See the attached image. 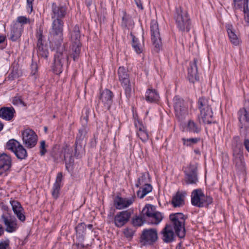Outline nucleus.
I'll list each match as a JSON object with an SVG mask.
<instances>
[{
    "instance_id": "f257e3e1",
    "label": "nucleus",
    "mask_w": 249,
    "mask_h": 249,
    "mask_svg": "<svg viewBox=\"0 0 249 249\" xmlns=\"http://www.w3.org/2000/svg\"><path fill=\"white\" fill-rule=\"evenodd\" d=\"M52 21L48 40L53 50H56L54 54L53 70L55 74H58L62 72L64 65L68 63L69 56L64 45L62 46L63 40L64 20L52 19Z\"/></svg>"
},
{
    "instance_id": "f03ea898",
    "label": "nucleus",
    "mask_w": 249,
    "mask_h": 249,
    "mask_svg": "<svg viewBox=\"0 0 249 249\" xmlns=\"http://www.w3.org/2000/svg\"><path fill=\"white\" fill-rule=\"evenodd\" d=\"M117 74L120 84L124 90L125 97L129 100L133 92L134 80L131 77L128 69L124 66L118 68Z\"/></svg>"
},
{
    "instance_id": "7ed1b4c3",
    "label": "nucleus",
    "mask_w": 249,
    "mask_h": 249,
    "mask_svg": "<svg viewBox=\"0 0 249 249\" xmlns=\"http://www.w3.org/2000/svg\"><path fill=\"white\" fill-rule=\"evenodd\" d=\"M174 18L178 29L182 32H188L191 28V22L187 11L179 6L175 9Z\"/></svg>"
},
{
    "instance_id": "20e7f679",
    "label": "nucleus",
    "mask_w": 249,
    "mask_h": 249,
    "mask_svg": "<svg viewBox=\"0 0 249 249\" xmlns=\"http://www.w3.org/2000/svg\"><path fill=\"white\" fill-rule=\"evenodd\" d=\"M172 228H174L175 233L180 238L185 237L186 230L185 222L187 217L182 213H175L171 214L169 216Z\"/></svg>"
},
{
    "instance_id": "39448f33",
    "label": "nucleus",
    "mask_w": 249,
    "mask_h": 249,
    "mask_svg": "<svg viewBox=\"0 0 249 249\" xmlns=\"http://www.w3.org/2000/svg\"><path fill=\"white\" fill-rule=\"evenodd\" d=\"M197 107L200 110V122L201 119L204 124H211L213 113L208 99L203 97L200 98L197 102Z\"/></svg>"
},
{
    "instance_id": "423d86ee",
    "label": "nucleus",
    "mask_w": 249,
    "mask_h": 249,
    "mask_svg": "<svg viewBox=\"0 0 249 249\" xmlns=\"http://www.w3.org/2000/svg\"><path fill=\"white\" fill-rule=\"evenodd\" d=\"M213 199L210 196H205L201 189H196L191 194V203L197 207H203L212 203Z\"/></svg>"
},
{
    "instance_id": "0eeeda50",
    "label": "nucleus",
    "mask_w": 249,
    "mask_h": 249,
    "mask_svg": "<svg viewBox=\"0 0 249 249\" xmlns=\"http://www.w3.org/2000/svg\"><path fill=\"white\" fill-rule=\"evenodd\" d=\"M80 36L79 27L78 25H75L71 32V38L73 43L71 47L72 53L71 55L74 61H76L78 59L80 53L81 46V43L80 42Z\"/></svg>"
},
{
    "instance_id": "6e6552de",
    "label": "nucleus",
    "mask_w": 249,
    "mask_h": 249,
    "mask_svg": "<svg viewBox=\"0 0 249 249\" xmlns=\"http://www.w3.org/2000/svg\"><path fill=\"white\" fill-rule=\"evenodd\" d=\"M232 148L233 151V160L236 166L242 167L244 166L243 149L238 136H235L232 140Z\"/></svg>"
},
{
    "instance_id": "1a4fd4ad",
    "label": "nucleus",
    "mask_w": 249,
    "mask_h": 249,
    "mask_svg": "<svg viewBox=\"0 0 249 249\" xmlns=\"http://www.w3.org/2000/svg\"><path fill=\"white\" fill-rule=\"evenodd\" d=\"M151 39L154 46L155 51L158 52L161 46V40L160 36L159 25L155 20H152L150 24Z\"/></svg>"
},
{
    "instance_id": "9d476101",
    "label": "nucleus",
    "mask_w": 249,
    "mask_h": 249,
    "mask_svg": "<svg viewBox=\"0 0 249 249\" xmlns=\"http://www.w3.org/2000/svg\"><path fill=\"white\" fill-rule=\"evenodd\" d=\"M238 114L241 130L247 131V127L249 126V100L246 101L244 107L239 110Z\"/></svg>"
},
{
    "instance_id": "9b49d317",
    "label": "nucleus",
    "mask_w": 249,
    "mask_h": 249,
    "mask_svg": "<svg viewBox=\"0 0 249 249\" xmlns=\"http://www.w3.org/2000/svg\"><path fill=\"white\" fill-rule=\"evenodd\" d=\"M68 8L60 3L53 2L52 4L50 15L51 19L63 20L67 13Z\"/></svg>"
},
{
    "instance_id": "f8f14e48",
    "label": "nucleus",
    "mask_w": 249,
    "mask_h": 249,
    "mask_svg": "<svg viewBox=\"0 0 249 249\" xmlns=\"http://www.w3.org/2000/svg\"><path fill=\"white\" fill-rule=\"evenodd\" d=\"M184 172L187 183L196 184L198 182L197 164L191 163L185 168Z\"/></svg>"
},
{
    "instance_id": "ddd939ff",
    "label": "nucleus",
    "mask_w": 249,
    "mask_h": 249,
    "mask_svg": "<svg viewBox=\"0 0 249 249\" xmlns=\"http://www.w3.org/2000/svg\"><path fill=\"white\" fill-rule=\"evenodd\" d=\"M22 139L25 146L28 148H31L36 145L37 136L32 129H26L22 132Z\"/></svg>"
},
{
    "instance_id": "4468645a",
    "label": "nucleus",
    "mask_w": 249,
    "mask_h": 249,
    "mask_svg": "<svg viewBox=\"0 0 249 249\" xmlns=\"http://www.w3.org/2000/svg\"><path fill=\"white\" fill-rule=\"evenodd\" d=\"M174 106L176 115L179 119H182L187 114L188 106L187 103L178 96L173 99Z\"/></svg>"
},
{
    "instance_id": "2eb2a0df",
    "label": "nucleus",
    "mask_w": 249,
    "mask_h": 249,
    "mask_svg": "<svg viewBox=\"0 0 249 249\" xmlns=\"http://www.w3.org/2000/svg\"><path fill=\"white\" fill-rule=\"evenodd\" d=\"M1 218L7 232L11 233L17 230L18 228L17 220L14 216L8 213H3Z\"/></svg>"
},
{
    "instance_id": "dca6fc26",
    "label": "nucleus",
    "mask_w": 249,
    "mask_h": 249,
    "mask_svg": "<svg viewBox=\"0 0 249 249\" xmlns=\"http://www.w3.org/2000/svg\"><path fill=\"white\" fill-rule=\"evenodd\" d=\"M141 243L143 245H150L155 242L158 239L157 231L155 229H145L141 237Z\"/></svg>"
},
{
    "instance_id": "f3484780",
    "label": "nucleus",
    "mask_w": 249,
    "mask_h": 249,
    "mask_svg": "<svg viewBox=\"0 0 249 249\" xmlns=\"http://www.w3.org/2000/svg\"><path fill=\"white\" fill-rule=\"evenodd\" d=\"M135 196H132L129 197H122L116 196L113 200L114 206L116 209L122 210L128 208L134 202Z\"/></svg>"
},
{
    "instance_id": "a211bd4d",
    "label": "nucleus",
    "mask_w": 249,
    "mask_h": 249,
    "mask_svg": "<svg viewBox=\"0 0 249 249\" xmlns=\"http://www.w3.org/2000/svg\"><path fill=\"white\" fill-rule=\"evenodd\" d=\"M132 213L130 211H124L118 213L114 217V224L117 227H121L129 220Z\"/></svg>"
},
{
    "instance_id": "6ab92c4d",
    "label": "nucleus",
    "mask_w": 249,
    "mask_h": 249,
    "mask_svg": "<svg viewBox=\"0 0 249 249\" xmlns=\"http://www.w3.org/2000/svg\"><path fill=\"white\" fill-rule=\"evenodd\" d=\"M113 93L109 89H105L101 92L99 99L104 104L105 109L109 110L112 104Z\"/></svg>"
},
{
    "instance_id": "aec40b11",
    "label": "nucleus",
    "mask_w": 249,
    "mask_h": 249,
    "mask_svg": "<svg viewBox=\"0 0 249 249\" xmlns=\"http://www.w3.org/2000/svg\"><path fill=\"white\" fill-rule=\"evenodd\" d=\"M197 60L194 59L193 62L190 63L188 70V77L190 82L192 83L199 79L197 75Z\"/></svg>"
},
{
    "instance_id": "412c9836",
    "label": "nucleus",
    "mask_w": 249,
    "mask_h": 249,
    "mask_svg": "<svg viewBox=\"0 0 249 249\" xmlns=\"http://www.w3.org/2000/svg\"><path fill=\"white\" fill-rule=\"evenodd\" d=\"M135 126L137 129V135L143 142H146L149 138V135L146 127L143 125L142 122L139 120L135 121Z\"/></svg>"
},
{
    "instance_id": "4be33fe9",
    "label": "nucleus",
    "mask_w": 249,
    "mask_h": 249,
    "mask_svg": "<svg viewBox=\"0 0 249 249\" xmlns=\"http://www.w3.org/2000/svg\"><path fill=\"white\" fill-rule=\"evenodd\" d=\"M162 239L166 243L173 242L176 237L172 226L167 224L161 231Z\"/></svg>"
},
{
    "instance_id": "5701e85b",
    "label": "nucleus",
    "mask_w": 249,
    "mask_h": 249,
    "mask_svg": "<svg viewBox=\"0 0 249 249\" xmlns=\"http://www.w3.org/2000/svg\"><path fill=\"white\" fill-rule=\"evenodd\" d=\"M12 210L18 219L21 221H24L25 216L24 214V210L20 203L16 200L10 201Z\"/></svg>"
},
{
    "instance_id": "b1692460",
    "label": "nucleus",
    "mask_w": 249,
    "mask_h": 249,
    "mask_svg": "<svg viewBox=\"0 0 249 249\" xmlns=\"http://www.w3.org/2000/svg\"><path fill=\"white\" fill-rule=\"evenodd\" d=\"M11 165L10 157L5 154L0 155V174L9 170Z\"/></svg>"
},
{
    "instance_id": "393cba45",
    "label": "nucleus",
    "mask_w": 249,
    "mask_h": 249,
    "mask_svg": "<svg viewBox=\"0 0 249 249\" xmlns=\"http://www.w3.org/2000/svg\"><path fill=\"white\" fill-rule=\"evenodd\" d=\"M186 195V192L185 191L178 192L172 198V203L173 206L178 207L183 206L184 204V198Z\"/></svg>"
},
{
    "instance_id": "a878e982",
    "label": "nucleus",
    "mask_w": 249,
    "mask_h": 249,
    "mask_svg": "<svg viewBox=\"0 0 249 249\" xmlns=\"http://www.w3.org/2000/svg\"><path fill=\"white\" fill-rule=\"evenodd\" d=\"M23 27L19 23L13 24L11 31L10 38L13 41H17L21 36Z\"/></svg>"
},
{
    "instance_id": "bb28decb",
    "label": "nucleus",
    "mask_w": 249,
    "mask_h": 249,
    "mask_svg": "<svg viewBox=\"0 0 249 249\" xmlns=\"http://www.w3.org/2000/svg\"><path fill=\"white\" fill-rule=\"evenodd\" d=\"M15 113V110L13 107H3L0 109V118L10 121L14 117Z\"/></svg>"
},
{
    "instance_id": "cd10ccee",
    "label": "nucleus",
    "mask_w": 249,
    "mask_h": 249,
    "mask_svg": "<svg viewBox=\"0 0 249 249\" xmlns=\"http://www.w3.org/2000/svg\"><path fill=\"white\" fill-rule=\"evenodd\" d=\"M64 159L65 161L66 168L68 169L72 166L74 162L72 148H66L64 149Z\"/></svg>"
},
{
    "instance_id": "c85d7f7f",
    "label": "nucleus",
    "mask_w": 249,
    "mask_h": 249,
    "mask_svg": "<svg viewBox=\"0 0 249 249\" xmlns=\"http://www.w3.org/2000/svg\"><path fill=\"white\" fill-rule=\"evenodd\" d=\"M62 178V173L61 172L58 173L56 178L55 182L53 187L52 195L55 198H57L58 196L59 190L61 186Z\"/></svg>"
},
{
    "instance_id": "c756f323",
    "label": "nucleus",
    "mask_w": 249,
    "mask_h": 249,
    "mask_svg": "<svg viewBox=\"0 0 249 249\" xmlns=\"http://www.w3.org/2000/svg\"><path fill=\"white\" fill-rule=\"evenodd\" d=\"M229 39L233 45L237 46L239 44L240 40L234 32L232 25L228 24L226 26Z\"/></svg>"
},
{
    "instance_id": "7c9ffc66",
    "label": "nucleus",
    "mask_w": 249,
    "mask_h": 249,
    "mask_svg": "<svg viewBox=\"0 0 249 249\" xmlns=\"http://www.w3.org/2000/svg\"><path fill=\"white\" fill-rule=\"evenodd\" d=\"M87 133V128L85 126H83L81 128L79 129L78 133L77 135L76 139L75 142V151L76 153L77 152L78 145L79 144L80 146H81V142L83 140Z\"/></svg>"
},
{
    "instance_id": "2f4dec72",
    "label": "nucleus",
    "mask_w": 249,
    "mask_h": 249,
    "mask_svg": "<svg viewBox=\"0 0 249 249\" xmlns=\"http://www.w3.org/2000/svg\"><path fill=\"white\" fill-rule=\"evenodd\" d=\"M159 98V94L153 89H148L145 93V99L148 102H156Z\"/></svg>"
},
{
    "instance_id": "473e14b6",
    "label": "nucleus",
    "mask_w": 249,
    "mask_h": 249,
    "mask_svg": "<svg viewBox=\"0 0 249 249\" xmlns=\"http://www.w3.org/2000/svg\"><path fill=\"white\" fill-rule=\"evenodd\" d=\"M162 219V214L159 212L155 211V212L147 219L146 220L151 224L157 225L161 221Z\"/></svg>"
},
{
    "instance_id": "72a5a7b5",
    "label": "nucleus",
    "mask_w": 249,
    "mask_h": 249,
    "mask_svg": "<svg viewBox=\"0 0 249 249\" xmlns=\"http://www.w3.org/2000/svg\"><path fill=\"white\" fill-rule=\"evenodd\" d=\"M123 16L122 17L121 26L123 28H128L134 24L132 17L127 14L125 11H123Z\"/></svg>"
},
{
    "instance_id": "f704fd0d",
    "label": "nucleus",
    "mask_w": 249,
    "mask_h": 249,
    "mask_svg": "<svg viewBox=\"0 0 249 249\" xmlns=\"http://www.w3.org/2000/svg\"><path fill=\"white\" fill-rule=\"evenodd\" d=\"M152 190V186L151 184H145V185H142V187L140 188L137 193V196L140 198H142L147 194L151 192Z\"/></svg>"
},
{
    "instance_id": "c9c22d12",
    "label": "nucleus",
    "mask_w": 249,
    "mask_h": 249,
    "mask_svg": "<svg viewBox=\"0 0 249 249\" xmlns=\"http://www.w3.org/2000/svg\"><path fill=\"white\" fill-rule=\"evenodd\" d=\"M21 75V70L19 69L18 65L16 64L12 66L8 78L9 80H13L16 78H18Z\"/></svg>"
},
{
    "instance_id": "e433bc0d",
    "label": "nucleus",
    "mask_w": 249,
    "mask_h": 249,
    "mask_svg": "<svg viewBox=\"0 0 249 249\" xmlns=\"http://www.w3.org/2000/svg\"><path fill=\"white\" fill-rule=\"evenodd\" d=\"M240 135L244 138L243 144L246 150L249 152V126L247 128V131L245 129L240 130Z\"/></svg>"
},
{
    "instance_id": "4c0bfd02",
    "label": "nucleus",
    "mask_w": 249,
    "mask_h": 249,
    "mask_svg": "<svg viewBox=\"0 0 249 249\" xmlns=\"http://www.w3.org/2000/svg\"><path fill=\"white\" fill-rule=\"evenodd\" d=\"M155 211V208L150 204L146 205L142 211L143 218L147 220Z\"/></svg>"
},
{
    "instance_id": "58836bf2",
    "label": "nucleus",
    "mask_w": 249,
    "mask_h": 249,
    "mask_svg": "<svg viewBox=\"0 0 249 249\" xmlns=\"http://www.w3.org/2000/svg\"><path fill=\"white\" fill-rule=\"evenodd\" d=\"M14 153L18 159H25L27 157V151L21 144Z\"/></svg>"
},
{
    "instance_id": "ea45409f",
    "label": "nucleus",
    "mask_w": 249,
    "mask_h": 249,
    "mask_svg": "<svg viewBox=\"0 0 249 249\" xmlns=\"http://www.w3.org/2000/svg\"><path fill=\"white\" fill-rule=\"evenodd\" d=\"M187 130L190 132L198 133L200 131L201 128L193 121L190 120L187 124Z\"/></svg>"
},
{
    "instance_id": "a19ab883",
    "label": "nucleus",
    "mask_w": 249,
    "mask_h": 249,
    "mask_svg": "<svg viewBox=\"0 0 249 249\" xmlns=\"http://www.w3.org/2000/svg\"><path fill=\"white\" fill-rule=\"evenodd\" d=\"M20 144V143L18 141L15 139H11L7 142L6 147L8 150L14 153Z\"/></svg>"
},
{
    "instance_id": "79ce46f5",
    "label": "nucleus",
    "mask_w": 249,
    "mask_h": 249,
    "mask_svg": "<svg viewBox=\"0 0 249 249\" xmlns=\"http://www.w3.org/2000/svg\"><path fill=\"white\" fill-rule=\"evenodd\" d=\"M87 225L85 223H81L75 227V231L76 232L77 236L82 241L84 240V236L83 233L86 230Z\"/></svg>"
},
{
    "instance_id": "37998d69",
    "label": "nucleus",
    "mask_w": 249,
    "mask_h": 249,
    "mask_svg": "<svg viewBox=\"0 0 249 249\" xmlns=\"http://www.w3.org/2000/svg\"><path fill=\"white\" fill-rule=\"evenodd\" d=\"M131 36L132 39V46L133 48L137 53H141L142 52V46L139 43L138 39L132 34H131Z\"/></svg>"
},
{
    "instance_id": "c03bdc74",
    "label": "nucleus",
    "mask_w": 249,
    "mask_h": 249,
    "mask_svg": "<svg viewBox=\"0 0 249 249\" xmlns=\"http://www.w3.org/2000/svg\"><path fill=\"white\" fill-rule=\"evenodd\" d=\"M200 141V138H182V141L184 145L186 146H192L197 143Z\"/></svg>"
},
{
    "instance_id": "a18cd8bd",
    "label": "nucleus",
    "mask_w": 249,
    "mask_h": 249,
    "mask_svg": "<svg viewBox=\"0 0 249 249\" xmlns=\"http://www.w3.org/2000/svg\"><path fill=\"white\" fill-rule=\"evenodd\" d=\"M12 102L15 106L22 105L23 107L26 106V104L23 101L22 96L19 94H17V95L13 98Z\"/></svg>"
},
{
    "instance_id": "49530a36",
    "label": "nucleus",
    "mask_w": 249,
    "mask_h": 249,
    "mask_svg": "<svg viewBox=\"0 0 249 249\" xmlns=\"http://www.w3.org/2000/svg\"><path fill=\"white\" fill-rule=\"evenodd\" d=\"M249 0H243L242 7L243 8V12L245 14V20L249 23Z\"/></svg>"
},
{
    "instance_id": "de8ad7c7",
    "label": "nucleus",
    "mask_w": 249,
    "mask_h": 249,
    "mask_svg": "<svg viewBox=\"0 0 249 249\" xmlns=\"http://www.w3.org/2000/svg\"><path fill=\"white\" fill-rule=\"evenodd\" d=\"M37 53L39 56L47 58L48 55V51L46 46L37 47Z\"/></svg>"
},
{
    "instance_id": "09e8293b",
    "label": "nucleus",
    "mask_w": 249,
    "mask_h": 249,
    "mask_svg": "<svg viewBox=\"0 0 249 249\" xmlns=\"http://www.w3.org/2000/svg\"><path fill=\"white\" fill-rule=\"evenodd\" d=\"M145 184H149V183H148L147 180V175L144 173H142V176L139 178L136 186L137 187H139L141 185H145Z\"/></svg>"
},
{
    "instance_id": "8fccbe9b",
    "label": "nucleus",
    "mask_w": 249,
    "mask_h": 249,
    "mask_svg": "<svg viewBox=\"0 0 249 249\" xmlns=\"http://www.w3.org/2000/svg\"><path fill=\"white\" fill-rule=\"evenodd\" d=\"M36 38L37 39V47L40 46H43L44 45V36L42 35V31L39 30L36 32Z\"/></svg>"
},
{
    "instance_id": "3c124183",
    "label": "nucleus",
    "mask_w": 249,
    "mask_h": 249,
    "mask_svg": "<svg viewBox=\"0 0 249 249\" xmlns=\"http://www.w3.org/2000/svg\"><path fill=\"white\" fill-rule=\"evenodd\" d=\"M146 220L143 218V216L141 214V216H136L133 218L132 223L135 226H141L143 223L144 221Z\"/></svg>"
},
{
    "instance_id": "603ef678",
    "label": "nucleus",
    "mask_w": 249,
    "mask_h": 249,
    "mask_svg": "<svg viewBox=\"0 0 249 249\" xmlns=\"http://www.w3.org/2000/svg\"><path fill=\"white\" fill-rule=\"evenodd\" d=\"M31 22L32 21L29 18L25 16H19L17 18L16 23H19L23 26V25L30 24Z\"/></svg>"
},
{
    "instance_id": "864d4df0",
    "label": "nucleus",
    "mask_w": 249,
    "mask_h": 249,
    "mask_svg": "<svg viewBox=\"0 0 249 249\" xmlns=\"http://www.w3.org/2000/svg\"><path fill=\"white\" fill-rule=\"evenodd\" d=\"M10 241L9 239L2 240L0 241V249H7L9 246Z\"/></svg>"
},
{
    "instance_id": "5fc2aeb1",
    "label": "nucleus",
    "mask_w": 249,
    "mask_h": 249,
    "mask_svg": "<svg viewBox=\"0 0 249 249\" xmlns=\"http://www.w3.org/2000/svg\"><path fill=\"white\" fill-rule=\"evenodd\" d=\"M39 148H40V155L41 156H44L47 152V150L46 149L45 141H42L40 142V145Z\"/></svg>"
},
{
    "instance_id": "6e6d98bb",
    "label": "nucleus",
    "mask_w": 249,
    "mask_h": 249,
    "mask_svg": "<svg viewBox=\"0 0 249 249\" xmlns=\"http://www.w3.org/2000/svg\"><path fill=\"white\" fill-rule=\"evenodd\" d=\"M241 0H233L232 7L235 12L236 10L242 9V4L237 3Z\"/></svg>"
},
{
    "instance_id": "4d7b16f0",
    "label": "nucleus",
    "mask_w": 249,
    "mask_h": 249,
    "mask_svg": "<svg viewBox=\"0 0 249 249\" xmlns=\"http://www.w3.org/2000/svg\"><path fill=\"white\" fill-rule=\"evenodd\" d=\"M34 0H27L26 8L27 12L31 13L33 11V2Z\"/></svg>"
},
{
    "instance_id": "13d9d810",
    "label": "nucleus",
    "mask_w": 249,
    "mask_h": 249,
    "mask_svg": "<svg viewBox=\"0 0 249 249\" xmlns=\"http://www.w3.org/2000/svg\"><path fill=\"white\" fill-rule=\"evenodd\" d=\"M124 233L127 237H131L133 235V231L131 229L126 228L124 230Z\"/></svg>"
},
{
    "instance_id": "bf43d9fd",
    "label": "nucleus",
    "mask_w": 249,
    "mask_h": 249,
    "mask_svg": "<svg viewBox=\"0 0 249 249\" xmlns=\"http://www.w3.org/2000/svg\"><path fill=\"white\" fill-rule=\"evenodd\" d=\"M32 71L31 73L35 75L37 71V65L36 64H32L31 65Z\"/></svg>"
},
{
    "instance_id": "052dcab7",
    "label": "nucleus",
    "mask_w": 249,
    "mask_h": 249,
    "mask_svg": "<svg viewBox=\"0 0 249 249\" xmlns=\"http://www.w3.org/2000/svg\"><path fill=\"white\" fill-rule=\"evenodd\" d=\"M137 7L141 10L143 9L142 3L140 0H134Z\"/></svg>"
},
{
    "instance_id": "680f3d73",
    "label": "nucleus",
    "mask_w": 249,
    "mask_h": 249,
    "mask_svg": "<svg viewBox=\"0 0 249 249\" xmlns=\"http://www.w3.org/2000/svg\"><path fill=\"white\" fill-rule=\"evenodd\" d=\"M5 36L0 34V44L3 43L5 40Z\"/></svg>"
},
{
    "instance_id": "e2e57ef3",
    "label": "nucleus",
    "mask_w": 249,
    "mask_h": 249,
    "mask_svg": "<svg viewBox=\"0 0 249 249\" xmlns=\"http://www.w3.org/2000/svg\"><path fill=\"white\" fill-rule=\"evenodd\" d=\"M4 233V229L2 226L0 224V237Z\"/></svg>"
},
{
    "instance_id": "0e129e2a",
    "label": "nucleus",
    "mask_w": 249,
    "mask_h": 249,
    "mask_svg": "<svg viewBox=\"0 0 249 249\" xmlns=\"http://www.w3.org/2000/svg\"><path fill=\"white\" fill-rule=\"evenodd\" d=\"M194 152L196 154H200V152L199 151V150L198 149H196L194 150Z\"/></svg>"
},
{
    "instance_id": "69168bd1",
    "label": "nucleus",
    "mask_w": 249,
    "mask_h": 249,
    "mask_svg": "<svg viewBox=\"0 0 249 249\" xmlns=\"http://www.w3.org/2000/svg\"><path fill=\"white\" fill-rule=\"evenodd\" d=\"M87 227H88L89 230H91L93 227V225L91 224H89L87 226Z\"/></svg>"
},
{
    "instance_id": "338daca9",
    "label": "nucleus",
    "mask_w": 249,
    "mask_h": 249,
    "mask_svg": "<svg viewBox=\"0 0 249 249\" xmlns=\"http://www.w3.org/2000/svg\"><path fill=\"white\" fill-rule=\"evenodd\" d=\"M181 243H180L178 244V245L176 247V249H181L180 248H181Z\"/></svg>"
},
{
    "instance_id": "774afa93",
    "label": "nucleus",
    "mask_w": 249,
    "mask_h": 249,
    "mask_svg": "<svg viewBox=\"0 0 249 249\" xmlns=\"http://www.w3.org/2000/svg\"><path fill=\"white\" fill-rule=\"evenodd\" d=\"M77 246H80L81 248H84L85 247V246L83 244L81 243V244H78L77 245Z\"/></svg>"
}]
</instances>
